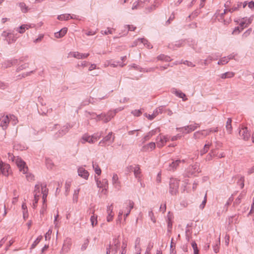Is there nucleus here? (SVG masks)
<instances>
[{"mask_svg":"<svg viewBox=\"0 0 254 254\" xmlns=\"http://www.w3.org/2000/svg\"><path fill=\"white\" fill-rule=\"evenodd\" d=\"M175 94L177 96L179 97L180 98H182L184 100H186V98H185L186 95L184 93H183L180 91H176L175 92Z\"/></svg>","mask_w":254,"mask_h":254,"instance_id":"43","label":"nucleus"},{"mask_svg":"<svg viewBox=\"0 0 254 254\" xmlns=\"http://www.w3.org/2000/svg\"><path fill=\"white\" fill-rule=\"evenodd\" d=\"M127 246V241L126 240L124 239L122 243L121 250H126Z\"/></svg>","mask_w":254,"mask_h":254,"instance_id":"47","label":"nucleus"},{"mask_svg":"<svg viewBox=\"0 0 254 254\" xmlns=\"http://www.w3.org/2000/svg\"><path fill=\"white\" fill-rule=\"evenodd\" d=\"M214 251L217 253L219 252V248L217 246H215L214 247Z\"/></svg>","mask_w":254,"mask_h":254,"instance_id":"63","label":"nucleus"},{"mask_svg":"<svg viewBox=\"0 0 254 254\" xmlns=\"http://www.w3.org/2000/svg\"><path fill=\"white\" fill-rule=\"evenodd\" d=\"M10 122H11L12 124L15 125L18 123L17 118L13 115H9Z\"/></svg>","mask_w":254,"mask_h":254,"instance_id":"37","label":"nucleus"},{"mask_svg":"<svg viewBox=\"0 0 254 254\" xmlns=\"http://www.w3.org/2000/svg\"><path fill=\"white\" fill-rule=\"evenodd\" d=\"M140 242L141 240L139 238H137L135 240V249L136 250V254H140L141 248H140Z\"/></svg>","mask_w":254,"mask_h":254,"instance_id":"19","label":"nucleus"},{"mask_svg":"<svg viewBox=\"0 0 254 254\" xmlns=\"http://www.w3.org/2000/svg\"><path fill=\"white\" fill-rule=\"evenodd\" d=\"M58 216H59V215L57 214L55 217V220H54V223L55 224V226H57V221L58 220Z\"/></svg>","mask_w":254,"mask_h":254,"instance_id":"60","label":"nucleus"},{"mask_svg":"<svg viewBox=\"0 0 254 254\" xmlns=\"http://www.w3.org/2000/svg\"><path fill=\"white\" fill-rule=\"evenodd\" d=\"M155 148V143L154 142H150L147 145L144 146V149L146 150H152Z\"/></svg>","mask_w":254,"mask_h":254,"instance_id":"29","label":"nucleus"},{"mask_svg":"<svg viewBox=\"0 0 254 254\" xmlns=\"http://www.w3.org/2000/svg\"><path fill=\"white\" fill-rule=\"evenodd\" d=\"M249 7L251 8H254V2H250L249 3Z\"/></svg>","mask_w":254,"mask_h":254,"instance_id":"56","label":"nucleus"},{"mask_svg":"<svg viewBox=\"0 0 254 254\" xmlns=\"http://www.w3.org/2000/svg\"><path fill=\"white\" fill-rule=\"evenodd\" d=\"M71 185V182L70 181H67L65 184V189L66 192H68L70 190V188Z\"/></svg>","mask_w":254,"mask_h":254,"instance_id":"40","label":"nucleus"},{"mask_svg":"<svg viewBox=\"0 0 254 254\" xmlns=\"http://www.w3.org/2000/svg\"><path fill=\"white\" fill-rule=\"evenodd\" d=\"M92 166L96 174H97L98 175H100L101 174V170L99 166L93 163Z\"/></svg>","mask_w":254,"mask_h":254,"instance_id":"32","label":"nucleus"},{"mask_svg":"<svg viewBox=\"0 0 254 254\" xmlns=\"http://www.w3.org/2000/svg\"><path fill=\"white\" fill-rule=\"evenodd\" d=\"M34 193V199L33 203V207H35L36 206V204L37 203L39 198L42 197L44 204L41 210V212L43 213L46 209V205H45L44 203L46 200V198L48 193V190L47 189L46 186L36 185L35 187Z\"/></svg>","mask_w":254,"mask_h":254,"instance_id":"1","label":"nucleus"},{"mask_svg":"<svg viewBox=\"0 0 254 254\" xmlns=\"http://www.w3.org/2000/svg\"><path fill=\"white\" fill-rule=\"evenodd\" d=\"M108 216L107 217V221L111 222L113 220L114 217V214L113 212V206L111 205L108 207L107 209Z\"/></svg>","mask_w":254,"mask_h":254,"instance_id":"18","label":"nucleus"},{"mask_svg":"<svg viewBox=\"0 0 254 254\" xmlns=\"http://www.w3.org/2000/svg\"><path fill=\"white\" fill-rule=\"evenodd\" d=\"M155 133V131L152 130L150 132H149L148 135L146 137H147L148 136H152V135H154Z\"/></svg>","mask_w":254,"mask_h":254,"instance_id":"57","label":"nucleus"},{"mask_svg":"<svg viewBox=\"0 0 254 254\" xmlns=\"http://www.w3.org/2000/svg\"><path fill=\"white\" fill-rule=\"evenodd\" d=\"M90 221L93 227L96 226L98 224L97 216L94 215L91 216Z\"/></svg>","mask_w":254,"mask_h":254,"instance_id":"28","label":"nucleus"},{"mask_svg":"<svg viewBox=\"0 0 254 254\" xmlns=\"http://www.w3.org/2000/svg\"><path fill=\"white\" fill-rule=\"evenodd\" d=\"M240 135L243 138L247 140L250 137V134L248 132V129L247 127H243L240 130Z\"/></svg>","mask_w":254,"mask_h":254,"instance_id":"12","label":"nucleus"},{"mask_svg":"<svg viewBox=\"0 0 254 254\" xmlns=\"http://www.w3.org/2000/svg\"><path fill=\"white\" fill-rule=\"evenodd\" d=\"M206 202V194H205V195L204 200L202 201V203L200 205V207L201 209H203L204 207Z\"/></svg>","mask_w":254,"mask_h":254,"instance_id":"53","label":"nucleus"},{"mask_svg":"<svg viewBox=\"0 0 254 254\" xmlns=\"http://www.w3.org/2000/svg\"><path fill=\"white\" fill-rule=\"evenodd\" d=\"M10 171V166L7 164L3 163L2 161H0V174L7 176Z\"/></svg>","mask_w":254,"mask_h":254,"instance_id":"4","label":"nucleus"},{"mask_svg":"<svg viewBox=\"0 0 254 254\" xmlns=\"http://www.w3.org/2000/svg\"><path fill=\"white\" fill-rule=\"evenodd\" d=\"M101 133H97L93 135L90 136L87 134L84 135L80 140L82 143H85L86 142L93 143L97 141L101 137Z\"/></svg>","mask_w":254,"mask_h":254,"instance_id":"2","label":"nucleus"},{"mask_svg":"<svg viewBox=\"0 0 254 254\" xmlns=\"http://www.w3.org/2000/svg\"><path fill=\"white\" fill-rule=\"evenodd\" d=\"M95 179L96 181L97 187L99 188H104L105 190V192L104 193H105L106 192L107 188L108 187L107 181L105 180L104 182L102 183L98 179L96 178V177H95Z\"/></svg>","mask_w":254,"mask_h":254,"instance_id":"16","label":"nucleus"},{"mask_svg":"<svg viewBox=\"0 0 254 254\" xmlns=\"http://www.w3.org/2000/svg\"><path fill=\"white\" fill-rule=\"evenodd\" d=\"M89 54H82L78 52H70L68 54V57H73L77 59H85L88 57Z\"/></svg>","mask_w":254,"mask_h":254,"instance_id":"9","label":"nucleus"},{"mask_svg":"<svg viewBox=\"0 0 254 254\" xmlns=\"http://www.w3.org/2000/svg\"><path fill=\"white\" fill-rule=\"evenodd\" d=\"M26 174V177L28 181H31L34 180V176L32 174H31L30 173H28V172Z\"/></svg>","mask_w":254,"mask_h":254,"instance_id":"46","label":"nucleus"},{"mask_svg":"<svg viewBox=\"0 0 254 254\" xmlns=\"http://www.w3.org/2000/svg\"><path fill=\"white\" fill-rule=\"evenodd\" d=\"M230 60V58L228 57H223L222 59H221L219 62H218V64H225L228 63V62Z\"/></svg>","mask_w":254,"mask_h":254,"instance_id":"34","label":"nucleus"},{"mask_svg":"<svg viewBox=\"0 0 254 254\" xmlns=\"http://www.w3.org/2000/svg\"><path fill=\"white\" fill-rule=\"evenodd\" d=\"M72 245V241L70 239H66L64 240L63 248L62 251L64 253H67L70 249Z\"/></svg>","mask_w":254,"mask_h":254,"instance_id":"10","label":"nucleus"},{"mask_svg":"<svg viewBox=\"0 0 254 254\" xmlns=\"http://www.w3.org/2000/svg\"><path fill=\"white\" fill-rule=\"evenodd\" d=\"M114 140V136L113 135V133L111 132L106 136H105L101 141H100L99 144L104 143L108 141L113 142Z\"/></svg>","mask_w":254,"mask_h":254,"instance_id":"17","label":"nucleus"},{"mask_svg":"<svg viewBox=\"0 0 254 254\" xmlns=\"http://www.w3.org/2000/svg\"><path fill=\"white\" fill-rule=\"evenodd\" d=\"M9 122V115L3 116L0 118V126L2 127L3 129L7 128Z\"/></svg>","mask_w":254,"mask_h":254,"instance_id":"5","label":"nucleus"},{"mask_svg":"<svg viewBox=\"0 0 254 254\" xmlns=\"http://www.w3.org/2000/svg\"><path fill=\"white\" fill-rule=\"evenodd\" d=\"M69 14H62L58 16V18L60 20H66L69 19Z\"/></svg>","mask_w":254,"mask_h":254,"instance_id":"39","label":"nucleus"},{"mask_svg":"<svg viewBox=\"0 0 254 254\" xmlns=\"http://www.w3.org/2000/svg\"><path fill=\"white\" fill-rule=\"evenodd\" d=\"M19 5L20 7L21 10L23 12L26 13L28 11V6L24 2L19 3Z\"/></svg>","mask_w":254,"mask_h":254,"instance_id":"31","label":"nucleus"},{"mask_svg":"<svg viewBox=\"0 0 254 254\" xmlns=\"http://www.w3.org/2000/svg\"><path fill=\"white\" fill-rule=\"evenodd\" d=\"M191 246L193 249L194 254H198V250L197 247V245L195 242H192L191 243Z\"/></svg>","mask_w":254,"mask_h":254,"instance_id":"42","label":"nucleus"},{"mask_svg":"<svg viewBox=\"0 0 254 254\" xmlns=\"http://www.w3.org/2000/svg\"><path fill=\"white\" fill-rule=\"evenodd\" d=\"M43 38V35H40L38 38H37L36 39H35L34 41V42L35 43H38V42H39L40 41H41L42 39Z\"/></svg>","mask_w":254,"mask_h":254,"instance_id":"54","label":"nucleus"},{"mask_svg":"<svg viewBox=\"0 0 254 254\" xmlns=\"http://www.w3.org/2000/svg\"><path fill=\"white\" fill-rule=\"evenodd\" d=\"M112 183L113 186L117 189L120 188V182L119 181V178L117 174H114L112 178Z\"/></svg>","mask_w":254,"mask_h":254,"instance_id":"21","label":"nucleus"},{"mask_svg":"<svg viewBox=\"0 0 254 254\" xmlns=\"http://www.w3.org/2000/svg\"><path fill=\"white\" fill-rule=\"evenodd\" d=\"M243 28H241L239 26L236 27L234 28V30L232 32V34L233 35H237L239 34L241 31H242Z\"/></svg>","mask_w":254,"mask_h":254,"instance_id":"38","label":"nucleus"},{"mask_svg":"<svg viewBox=\"0 0 254 254\" xmlns=\"http://www.w3.org/2000/svg\"><path fill=\"white\" fill-rule=\"evenodd\" d=\"M67 28H63L60 31L56 32L55 33V36L57 38H61L64 37L65 34L67 33Z\"/></svg>","mask_w":254,"mask_h":254,"instance_id":"20","label":"nucleus"},{"mask_svg":"<svg viewBox=\"0 0 254 254\" xmlns=\"http://www.w3.org/2000/svg\"><path fill=\"white\" fill-rule=\"evenodd\" d=\"M127 27L128 30L130 31H134L136 29V27L132 25H127Z\"/></svg>","mask_w":254,"mask_h":254,"instance_id":"55","label":"nucleus"},{"mask_svg":"<svg viewBox=\"0 0 254 254\" xmlns=\"http://www.w3.org/2000/svg\"><path fill=\"white\" fill-rule=\"evenodd\" d=\"M179 137H180V136H178V135H177V136H173V137L171 138V140H172V141H174V140H177V139H178V138Z\"/></svg>","mask_w":254,"mask_h":254,"instance_id":"61","label":"nucleus"},{"mask_svg":"<svg viewBox=\"0 0 254 254\" xmlns=\"http://www.w3.org/2000/svg\"><path fill=\"white\" fill-rule=\"evenodd\" d=\"M134 203L131 201H129L128 202V207L127 208V211L125 210L124 211L123 210L119 212L118 217L120 219L122 218V215H123V213L125 212V216L127 217L128 214H129L131 209L133 207Z\"/></svg>","mask_w":254,"mask_h":254,"instance_id":"7","label":"nucleus"},{"mask_svg":"<svg viewBox=\"0 0 254 254\" xmlns=\"http://www.w3.org/2000/svg\"><path fill=\"white\" fill-rule=\"evenodd\" d=\"M13 161L15 162L21 172H22L23 174L27 173L28 169L26 165L25 162L23 160H22L20 158L16 157L14 158Z\"/></svg>","mask_w":254,"mask_h":254,"instance_id":"3","label":"nucleus"},{"mask_svg":"<svg viewBox=\"0 0 254 254\" xmlns=\"http://www.w3.org/2000/svg\"><path fill=\"white\" fill-rule=\"evenodd\" d=\"M89 242L90 239L89 238H86L83 240L81 245V250L82 251H84L87 249L89 245Z\"/></svg>","mask_w":254,"mask_h":254,"instance_id":"22","label":"nucleus"},{"mask_svg":"<svg viewBox=\"0 0 254 254\" xmlns=\"http://www.w3.org/2000/svg\"><path fill=\"white\" fill-rule=\"evenodd\" d=\"M180 163V160H177L175 162H173L172 163V164H170V167L171 168H172V169L176 168L178 166V165Z\"/></svg>","mask_w":254,"mask_h":254,"instance_id":"44","label":"nucleus"},{"mask_svg":"<svg viewBox=\"0 0 254 254\" xmlns=\"http://www.w3.org/2000/svg\"><path fill=\"white\" fill-rule=\"evenodd\" d=\"M200 134L206 136L208 134V130H202L201 131L196 132L194 133V135L196 137H199Z\"/></svg>","mask_w":254,"mask_h":254,"instance_id":"36","label":"nucleus"},{"mask_svg":"<svg viewBox=\"0 0 254 254\" xmlns=\"http://www.w3.org/2000/svg\"><path fill=\"white\" fill-rule=\"evenodd\" d=\"M252 29L250 28L248 30H247L242 35L243 38H247L252 33Z\"/></svg>","mask_w":254,"mask_h":254,"instance_id":"45","label":"nucleus"},{"mask_svg":"<svg viewBox=\"0 0 254 254\" xmlns=\"http://www.w3.org/2000/svg\"><path fill=\"white\" fill-rule=\"evenodd\" d=\"M178 186L179 184L178 181L175 179H171L170 183V192L172 194L175 193L177 190Z\"/></svg>","mask_w":254,"mask_h":254,"instance_id":"8","label":"nucleus"},{"mask_svg":"<svg viewBox=\"0 0 254 254\" xmlns=\"http://www.w3.org/2000/svg\"><path fill=\"white\" fill-rule=\"evenodd\" d=\"M5 87V85L2 83L0 82V89H4Z\"/></svg>","mask_w":254,"mask_h":254,"instance_id":"59","label":"nucleus"},{"mask_svg":"<svg viewBox=\"0 0 254 254\" xmlns=\"http://www.w3.org/2000/svg\"><path fill=\"white\" fill-rule=\"evenodd\" d=\"M127 252V250H121L120 254H126Z\"/></svg>","mask_w":254,"mask_h":254,"instance_id":"64","label":"nucleus"},{"mask_svg":"<svg viewBox=\"0 0 254 254\" xmlns=\"http://www.w3.org/2000/svg\"><path fill=\"white\" fill-rule=\"evenodd\" d=\"M132 114L134 116L138 117L142 114V112L139 110H135L132 112Z\"/></svg>","mask_w":254,"mask_h":254,"instance_id":"50","label":"nucleus"},{"mask_svg":"<svg viewBox=\"0 0 254 254\" xmlns=\"http://www.w3.org/2000/svg\"><path fill=\"white\" fill-rule=\"evenodd\" d=\"M78 174L81 177L87 180L89 177L88 172L83 167H79L78 169Z\"/></svg>","mask_w":254,"mask_h":254,"instance_id":"13","label":"nucleus"},{"mask_svg":"<svg viewBox=\"0 0 254 254\" xmlns=\"http://www.w3.org/2000/svg\"><path fill=\"white\" fill-rule=\"evenodd\" d=\"M120 246V244L119 241L118 239H115L112 247L115 249V253L117 252L118 249L119 248Z\"/></svg>","mask_w":254,"mask_h":254,"instance_id":"30","label":"nucleus"},{"mask_svg":"<svg viewBox=\"0 0 254 254\" xmlns=\"http://www.w3.org/2000/svg\"><path fill=\"white\" fill-rule=\"evenodd\" d=\"M2 36L6 38V40L8 43H13L15 41V39L13 38V34L6 31H4L2 33Z\"/></svg>","mask_w":254,"mask_h":254,"instance_id":"15","label":"nucleus"},{"mask_svg":"<svg viewBox=\"0 0 254 254\" xmlns=\"http://www.w3.org/2000/svg\"><path fill=\"white\" fill-rule=\"evenodd\" d=\"M231 123H232L231 119L230 118L228 119L227 121V123H226V129L229 133H231L232 129Z\"/></svg>","mask_w":254,"mask_h":254,"instance_id":"25","label":"nucleus"},{"mask_svg":"<svg viewBox=\"0 0 254 254\" xmlns=\"http://www.w3.org/2000/svg\"><path fill=\"white\" fill-rule=\"evenodd\" d=\"M115 29L113 28H108L107 30H105L104 33L105 35H108L109 34H112L114 33Z\"/></svg>","mask_w":254,"mask_h":254,"instance_id":"48","label":"nucleus"},{"mask_svg":"<svg viewBox=\"0 0 254 254\" xmlns=\"http://www.w3.org/2000/svg\"><path fill=\"white\" fill-rule=\"evenodd\" d=\"M235 75V73L233 72H227L225 73L222 74L221 75V78L222 79H225L227 78H231L233 77Z\"/></svg>","mask_w":254,"mask_h":254,"instance_id":"27","label":"nucleus"},{"mask_svg":"<svg viewBox=\"0 0 254 254\" xmlns=\"http://www.w3.org/2000/svg\"><path fill=\"white\" fill-rule=\"evenodd\" d=\"M252 19L250 18H242L239 23V26L243 28V30L246 27H247L252 22Z\"/></svg>","mask_w":254,"mask_h":254,"instance_id":"11","label":"nucleus"},{"mask_svg":"<svg viewBox=\"0 0 254 254\" xmlns=\"http://www.w3.org/2000/svg\"><path fill=\"white\" fill-rule=\"evenodd\" d=\"M134 174L136 178H139L140 177V170L138 166H135L133 170Z\"/></svg>","mask_w":254,"mask_h":254,"instance_id":"33","label":"nucleus"},{"mask_svg":"<svg viewBox=\"0 0 254 254\" xmlns=\"http://www.w3.org/2000/svg\"><path fill=\"white\" fill-rule=\"evenodd\" d=\"M145 116L149 120H153L156 117V114L154 113L153 114H152V115H147V114H145Z\"/></svg>","mask_w":254,"mask_h":254,"instance_id":"51","label":"nucleus"},{"mask_svg":"<svg viewBox=\"0 0 254 254\" xmlns=\"http://www.w3.org/2000/svg\"><path fill=\"white\" fill-rule=\"evenodd\" d=\"M96 68V65L94 64H91L89 68V70H92Z\"/></svg>","mask_w":254,"mask_h":254,"instance_id":"58","label":"nucleus"},{"mask_svg":"<svg viewBox=\"0 0 254 254\" xmlns=\"http://www.w3.org/2000/svg\"><path fill=\"white\" fill-rule=\"evenodd\" d=\"M168 141V138L167 136L160 135L156 139L157 146L159 147L163 146Z\"/></svg>","mask_w":254,"mask_h":254,"instance_id":"6","label":"nucleus"},{"mask_svg":"<svg viewBox=\"0 0 254 254\" xmlns=\"http://www.w3.org/2000/svg\"><path fill=\"white\" fill-rule=\"evenodd\" d=\"M196 128V126L194 125H190V126L183 127L180 129L181 131H183V132L185 133H190L193 130H194Z\"/></svg>","mask_w":254,"mask_h":254,"instance_id":"14","label":"nucleus"},{"mask_svg":"<svg viewBox=\"0 0 254 254\" xmlns=\"http://www.w3.org/2000/svg\"><path fill=\"white\" fill-rule=\"evenodd\" d=\"M140 3V2L138 1L134 2L132 5V9H137Z\"/></svg>","mask_w":254,"mask_h":254,"instance_id":"52","label":"nucleus"},{"mask_svg":"<svg viewBox=\"0 0 254 254\" xmlns=\"http://www.w3.org/2000/svg\"><path fill=\"white\" fill-rule=\"evenodd\" d=\"M241 6V3H240L237 4V6H234L231 8L230 9V11L231 12H233L234 11H235L238 9V8Z\"/></svg>","mask_w":254,"mask_h":254,"instance_id":"49","label":"nucleus"},{"mask_svg":"<svg viewBox=\"0 0 254 254\" xmlns=\"http://www.w3.org/2000/svg\"><path fill=\"white\" fill-rule=\"evenodd\" d=\"M42 236L38 237L32 245L31 248L32 249L34 248L37 246V245L40 242V241L42 240Z\"/></svg>","mask_w":254,"mask_h":254,"instance_id":"41","label":"nucleus"},{"mask_svg":"<svg viewBox=\"0 0 254 254\" xmlns=\"http://www.w3.org/2000/svg\"><path fill=\"white\" fill-rule=\"evenodd\" d=\"M5 240L4 238H3L2 239H1V240L0 241V247H1L2 246V245L5 242Z\"/></svg>","mask_w":254,"mask_h":254,"instance_id":"62","label":"nucleus"},{"mask_svg":"<svg viewBox=\"0 0 254 254\" xmlns=\"http://www.w3.org/2000/svg\"><path fill=\"white\" fill-rule=\"evenodd\" d=\"M210 145H211L210 143H207V144H205L203 148L201 150H200V154L201 155L206 153L208 151Z\"/></svg>","mask_w":254,"mask_h":254,"instance_id":"35","label":"nucleus"},{"mask_svg":"<svg viewBox=\"0 0 254 254\" xmlns=\"http://www.w3.org/2000/svg\"><path fill=\"white\" fill-rule=\"evenodd\" d=\"M22 209L23 210V215L24 219H26L28 218V210L27 209V206L25 203H23L22 205Z\"/></svg>","mask_w":254,"mask_h":254,"instance_id":"26","label":"nucleus"},{"mask_svg":"<svg viewBox=\"0 0 254 254\" xmlns=\"http://www.w3.org/2000/svg\"><path fill=\"white\" fill-rule=\"evenodd\" d=\"M114 114L115 113H109L107 115V117H106V116L103 115H101L100 117L101 120H103L105 123H107L111 120Z\"/></svg>","mask_w":254,"mask_h":254,"instance_id":"23","label":"nucleus"},{"mask_svg":"<svg viewBox=\"0 0 254 254\" xmlns=\"http://www.w3.org/2000/svg\"><path fill=\"white\" fill-rule=\"evenodd\" d=\"M31 27L29 25L23 24L20 26L16 29V31L19 33L22 34L25 32L26 30H28Z\"/></svg>","mask_w":254,"mask_h":254,"instance_id":"24","label":"nucleus"}]
</instances>
